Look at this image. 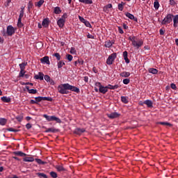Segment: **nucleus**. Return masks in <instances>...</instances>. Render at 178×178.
<instances>
[{
    "mask_svg": "<svg viewBox=\"0 0 178 178\" xmlns=\"http://www.w3.org/2000/svg\"><path fill=\"white\" fill-rule=\"evenodd\" d=\"M35 162H37V163H38V165H46L47 162L43 161L42 160L40 159H35Z\"/></svg>",
    "mask_w": 178,
    "mask_h": 178,
    "instance_id": "nucleus-35",
    "label": "nucleus"
},
{
    "mask_svg": "<svg viewBox=\"0 0 178 178\" xmlns=\"http://www.w3.org/2000/svg\"><path fill=\"white\" fill-rule=\"evenodd\" d=\"M15 119H17L18 122H22V120H23V116L18 115V116L15 117Z\"/></svg>",
    "mask_w": 178,
    "mask_h": 178,
    "instance_id": "nucleus-49",
    "label": "nucleus"
},
{
    "mask_svg": "<svg viewBox=\"0 0 178 178\" xmlns=\"http://www.w3.org/2000/svg\"><path fill=\"white\" fill-rule=\"evenodd\" d=\"M129 53L127 51L123 52V58H127Z\"/></svg>",
    "mask_w": 178,
    "mask_h": 178,
    "instance_id": "nucleus-62",
    "label": "nucleus"
},
{
    "mask_svg": "<svg viewBox=\"0 0 178 178\" xmlns=\"http://www.w3.org/2000/svg\"><path fill=\"white\" fill-rule=\"evenodd\" d=\"M86 129L84 128H76L74 131V134H77V136H81L83 133H85Z\"/></svg>",
    "mask_w": 178,
    "mask_h": 178,
    "instance_id": "nucleus-9",
    "label": "nucleus"
},
{
    "mask_svg": "<svg viewBox=\"0 0 178 178\" xmlns=\"http://www.w3.org/2000/svg\"><path fill=\"white\" fill-rule=\"evenodd\" d=\"M113 44H115V41L107 40L105 42L104 47L106 48H111V47H112V45H113Z\"/></svg>",
    "mask_w": 178,
    "mask_h": 178,
    "instance_id": "nucleus-15",
    "label": "nucleus"
},
{
    "mask_svg": "<svg viewBox=\"0 0 178 178\" xmlns=\"http://www.w3.org/2000/svg\"><path fill=\"white\" fill-rule=\"evenodd\" d=\"M15 33V28L12 25L7 26V35L12 37V35Z\"/></svg>",
    "mask_w": 178,
    "mask_h": 178,
    "instance_id": "nucleus-8",
    "label": "nucleus"
},
{
    "mask_svg": "<svg viewBox=\"0 0 178 178\" xmlns=\"http://www.w3.org/2000/svg\"><path fill=\"white\" fill-rule=\"evenodd\" d=\"M42 26L45 28L48 27L49 26V19H48V18L44 19L42 22Z\"/></svg>",
    "mask_w": 178,
    "mask_h": 178,
    "instance_id": "nucleus-19",
    "label": "nucleus"
},
{
    "mask_svg": "<svg viewBox=\"0 0 178 178\" xmlns=\"http://www.w3.org/2000/svg\"><path fill=\"white\" fill-rule=\"evenodd\" d=\"M83 24H85V26H86V27H89L90 29H91V24H90V22L87 21V19L85 22H83Z\"/></svg>",
    "mask_w": 178,
    "mask_h": 178,
    "instance_id": "nucleus-47",
    "label": "nucleus"
},
{
    "mask_svg": "<svg viewBox=\"0 0 178 178\" xmlns=\"http://www.w3.org/2000/svg\"><path fill=\"white\" fill-rule=\"evenodd\" d=\"M173 26L174 27H177V24H178V15H173Z\"/></svg>",
    "mask_w": 178,
    "mask_h": 178,
    "instance_id": "nucleus-21",
    "label": "nucleus"
},
{
    "mask_svg": "<svg viewBox=\"0 0 178 178\" xmlns=\"http://www.w3.org/2000/svg\"><path fill=\"white\" fill-rule=\"evenodd\" d=\"M65 23H66V20L61 18H60L57 22V24L60 29H62L63 26H65Z\"/></svg>",
    "mask_w": 178,
    "mask_h": 178,
    "instance_id": "nucleus-13",
    "label": "nucleus"
},
{
    "mask_svg": "<svg viewBox=\"0 0 178 178\" xmlns=\"http://www.w3.org/2000/svg\"><path fill=\"white\" fill-rule=\"evenodd\" d=\"M112 8V4L109 3L107 4L104 8V10H105V12H106V10H108V9H111Z\"/></svg>",
    "mask_w": 178,
    "mask_h": 178,
    "instance_id": "nucleus-43",
    "label": "nucleus"
},
{
    "mask_svg": "<svg viewBox=\"0 0 178 178\" xmlns=\"http://www.w3.org/2000/svg\"><path fill=\"white\" fill-rule=\"evenodd\" d=\"M79 19L80 22H81L82 23H85V22L86 21V19H84V17H83L81 16H79Z\"/></svg>",
    "mask_w": 178,
    "mask_h": 178,
    "instance_id": "nucleus-60",
    "label": "nucleus"
},
{
    "mask_svg": "<svg viewBox=\"0 0 178 178\" xmlns=\"http://www.w3.org/2000/svg\"><path fill=\"white\" fill-rule=\"evenodd\" d=\"M159 6H161V5L159 4V1L154 2V8L156 10H158V9H159Z\"/></svg>",
    "mask_w": 178,
    "mask_h": 178,
    "instance_id": "nucleus-37",
    "label": "nucleus"
},
{
    "mask_svg": "<svg viewBox=\"0 0 178 178\" xmlns=\"http://www.w3.org/2000/svg\"><path fill=\"white\" fill-rule=\"evenodd\" d=\"M95 86L99 88V92H101V94H106V92H108V87L103 86L100 82H96Z\"/></svg>",
    "mask_w": 178,
    "mask_h": 178,
    "instance_id": "nucleus-4",
    "label": "nucleus"
},
{
    "mask_svg": "<svg viewBox=\"0 0 178 178\" xmlns=\"http://www.w3.org/2000/svg\"><path fill=\"white\" fill-rule=\"evenodd\" d=\"M40 62H41V63H44V64L46 63V65H50V63H51L49 62V57H48V56H44V57L40 58Z\"/></svg>",
    "mask_w": 178,
    "mask_h": 178,
    "instance_id": "nucleus-11",
    "label": "nucleus"
},
{
    "mask_svg": "<svg viewBox=\"0 0 178 178\" xmlns=\"http://www.w3.org/2000/svg\"><path fill=\"white\" fill-rule=\"evenodd\" d=\"M78 63L79 65H84V60H83L82 58L78 59Z\"/></svg>",
    "mask_w": 178,
    "mask_h": 178,
    "instance_id": "nucleus-58",
    "label": "nucleus"
},
{
    "mask_svg": "<svg viewBox=\"0 0 178 178\" xmlns=\"http://www.w3.org/2000/svg\"><path fill=\"white\" fill-rule=\"evenodd\" d=\"M31 127H33L31 124L28 123V124H26V128L27 129V130H30V129H31Z\"/></svg>",
    "mask_w": 178,
    "mask_h": 178,
    "instance_id": "nucleus-57",
    "label": "nucleus"
},
{
    "mask_svg": "<svg viewBox=\"0 0 178 178\" xmlns=\"http://www.w3.org/2000/svg\"><path fill=\"white\" fill-rule=\"evenodd\" d=\"M143 104H145V105H147V108H153V106H154L152 101H151L149 99H147V100L144 101Z\"/></svg>",
    "mask_w": 178,
    "mask_h": 178,
    "instance_id": "nucleus-16",
    "label": "nucleus"
},
{
    "mask_svg": "<svg viewBox=\"0 0 178 178\" xmlns=\"http://www.w3.org/2000/svg\"><path fill=\"white\" fill-rule=\"evenodd\" d=\"M118 32L120 33V34H124V31H123V29H122V27L118 26Z\"/></svg>",
    "mask_w": 178,
    "mask_h": 178,
    "instance_id": "nucleus-56",
    "label": "nucleus"
},
{
    "mask_svg": "<svg viewBox=\"0 0 178 178\" xmlns=\"http://www.w3.org/2000/svg\"><path fill=\"white\" fill-rule=\"evenodd\" d=\"M36 175L38 176V177L40 178H48V176L47 175L42 172H38L36 173Z\"/></svg>",
    "mask_w": 178,
    "mask_h": 178,
    "instance_id": "nucleus-33",
    "label": "nucleus"
},
{
    "mask_svg": "<svg viewBox=\"0 0 178 178\" xmlns=\"http://www.w3.org/2000/svg\"><path fill=\"white\" fill-rule=\"evenodd\" d=\"M116 58H117L116 53H113L112 54H111L106 60L107 65H112L115 61V60L116 59Z\"/></svg>",
    "mask_w": 178,
    "mask_h": 178,
    "instance_id": "nucleus-6",
    "label": "nucleus"
},
{
    "mask_svg": "<svg viewBox=\"0 0 178 178\" xmlns=\"http://www.w3.org/2000/svg\"><path fill=\"white\" fill-rule=\"evenodd\" d=\"M53 56H55V58H56L57 60H60V54H59V53L54 54Z\"/></svg>",
    "mask_w": 178,
    "mask_h": 178,
    "instance_id": "nucleus-42",
    "label": "nucleus"
},
{
    "mask_svg": "<svg viewBox=\"0 0 178 178\" xmlns=\"http://www.w3.org/2000/svg\"><path fill=\"white\" fill-rule=\"evenodd\" d=\"M58 131H59V129H56L52 127V128L47 129L44 131V133H56Z\"/></svg>",
    "mask_w": 178,
    "mask_h": 178,
    "instance_id": "nucleus-17",
    "label": "nucleus"
},
{
    "mask_svg": "<svg viewBox=\"0 0 178 178\" xmlns=\"http://www.w3.org/2000/svg\"><path fill=\"white\" fill-rule=\"evenodd\" d=\"M26 73V71H24V70H20V72H19V77H24V74Z\"/></svg>",
    "mask_w": 178,
    "mask_h": 178,
    "instance_id": "nucleus-44",
    "label": "nucleus"
},
{
    "mask_svg": "<svg viewBox=\"0 0 178 178\" xmlns=\"http://www.w3.org/2000/svg\"><path fill=\"white\" fill-rule=\"evenodd\" d=\"M44 80L48 83L51 80V77L49 75H44Z\"/></svg>",
    "mask_w": 178,
    "mask_h": 178,
    "instance_id": "nucleus-53",
    "label": "nucleus"
},
{
    "mask_svg": "<svg viewBox=\"0 0 178 178\" xmlns=\"http://www.w3.org/2000/svg\"><path fill=\"white\" fill-rule=\"evenodd\" d=\"M120 76L121 77H129L130 76V72H122L120 74Z\"/></svg>",
    "mask_w": 178,
    "mask_h": 178,
    "instance_id": "nucleus-29",
    "label": "nucleus"
},
{
    "mask_svg": "<svg viewBox=\"0 0 178 178\" xmlns=\"http://www.w3.org/2000/svg\"><path fill=\"white\" fill-rule=\"evenodd\" d=\"M22 26H23V23H22V19L18 18L17 26L19 28H22Z\"/></svg>",
    "mask_w": 178,
    "mask_h": 178,
    "instance_id": "nucleus-45",
    "label": "nucleus"
},
{
    "mask_svg": "<svg viewBox=\"0 0 178 178\" xmlns=\"http://www.w3.org/2000/svg\"><path fill=\"white\" fill-rule=\"evenodd\" d=\"M66 64L65 63V62H63V60H59L57 63V66H58V69H62V67H63V66H65Z\"/></svg>",
    "mask_w": 178,
    "mask_h": 178,
    "instance_id": "nucleus-24",
    "label": "nucleus"
},
{
    "mask_svg": "<svg viewBox=\"0 0 178 178\" xmlns=\"http://www.w3.org/2000/svg\"><path fill=\"white\" fill-rule=\"evenodd\" d=\"M13 154L16 155L17 156H27V154L24 153L23 152L17 151L13 152Z\"/></svg>",
    "mask_w": 178,
    "mask_h": 178,
    "instance_id": "nucleus-18",
    "label": "nucleus"
},
{
    "mask_svg": "<svg viewBox=\"0 0 178 178\" xmlns=\"http://www.w3.org/2000/svg\"><path fill=\"white\" fill-rule=\"evenodd\" d=\"M24 162H34V157H24Z\"/></svg>",
    "mask_w": 178,
    "mask_h": 178,
    "instance_id": "nucleus-28",
    "label": "nucleus"
},
{
    "mask_svg": "<svg viewBox=\"0 0 178 178\" xmlns=\"http://www.w3.org/2000/svg\"><path fill=\"white\" fill-rule=\"evenodd\" d=\"M157 124H161L162 126H169L170 127H172V124L167 122H157Z\"/></svg>",
    "mask_w": 178,
    "mask_h": 178,
    "instance_id": "nucleus-36",
    "label": "nucleus"
},
{
    "mask_svg": "<svg viewBox=\"0 0 178 178\" xmlns=\"http://www.w3.org/2000/svg\"><path fill=\"white\" fill-rule=\"evenodd\" d=\"M33 6H34V4H33V1H30L29 2V3H28V12H29V13H31V9H33Z\"/></svg>",
    "mask_w": 178,
    "mask_h": 178,
    "instance_id": "nucleus-26",
    "label": "nucleus"
},
{
    "mask_svg": "<svg viewBox=\"0 0 178 178\" xmlns=\"http://www.w3.org/2000/svg\"><path fill=\"white\" fill-rule=\"evenodd\" d=\"M34 79L36 80H44V74L42 72H39L38 74L35 75Z\"/></svg>",
    "mask_w": 178,
    "mask_h": 178,
    "instance_id": "nucleus-14",
    "label": "nucleus"
},
{
    "mask_svg": "<svg viewBox=\"0 0 178 178\" xmlns=\"http://www.w3.org/2000/svg\"><path fill=\"white\" fill-rule=\"evenodd\" d=\"M125 16L130 19L131 20H134V22H138L137 17H135L134 15L130 13H126Z\"/></svg>",
    "mask_w": 178,
    "mask_h": 178,
    "instance_id": "nucleus-12",
    "label": "nucleus"
},
{
    "mask_svg": "<svg viewBox=\"0 0 178 178\" xmlns=\"http://www.w3.org/2000/svg\"><path fill=\"white\" fill-rule=\"evenodd\" d=\"M51 177L52 178H57L58 177V174L56 172L51 171L49 173Z\"/></svg>",
    "mask_w": 178,
    "mask_h": 178,
    "instance_id": "nucleus-40",
    "label": "nucleus"
},
{
    "mask_svg": "<svg viewBox=\"0 0 178 178\" xmlns=\"http://www.w3.org/2000/svg\"><path fill=\"white\" fill-rule=\"evenodd\" d=\"M1 101H3V102H6L7 104H9V102H10V101H11L10 97H8L6 96L1 97Z\"/></svg>",
    "mask_w": 178,
    "mask_h": 178,
    "instance_id": "nucleus-22",
    "label": "nucleus"
},
{
    "mask_svg": "<svg viewBox=\"0 0 178 178\" xmlns=\"http://www.w3.org/2000/svg\"><path fill=\"white\" fill-rule=\"evenodd\" d=\"M44 3V0H40L38 3H37V6L38 8H41V6H42V4Z\"/></svg>",
    "mask_w": 178,
    "mask_h": 178,
    "instance_id": "nucleus-46",
    "label": "nucleus"
},
{
    "mask_svg": "<svg viewBox=\"0 0 178 178\" xmlns=\"http://www.w3.org/2000/svg\"><path fill=\"white\" fill-rule=\"evenodd\" d=\"M56 169L58 170V172H65L66 170V169L62 165H56Z\"/></svg>",
    "mask_w": 178,
    "mask_h": 178,
    "instance_id": "nucleus-32",
    "label": "nucleus"
},
{
    "mask_svg": "<svg viewBox=\"0 0 178 178\" xmlns=\"http://www.w3.org/2000/svg\"><path fill=\"white\" fill-rule=\"evenodd\" d=\"M23 16H24V11H20L19 19H23Z\"/></svg>",
    "mask_w": 178,
    "mask_h": 178,
    "instance_id": "nucleus-55",
    "label": "nucleus"
},
{
    "mask_svg": "<svg viewBox=\"0 0 178 178\" xmlns=\"http://www.w3.org/2000/svg\"><path fill=\"white\" fill-rule=\"evenodd\" d=\"M148 72L152 74H158V70L155 68H149Z\"/></svg>",
    "mask_w": 178,
    "mask_h": 178,
    "instance_id": "nucleus-27",
    "label": "nucleus"
},
{
    "mask_svg": "<svg viewBox=\"0 0 178 178\" xmlns=\"http://www.w3.org/2000/svg\"><path fill=\"white\" fill-rule=\"evenodd\" d=\"M26 89L29 94H37V90L35 89H30V87L29 86H26Z\"/></svg>",
    "mask_w": 178,
    "mask_h": 178,
    "instance_id": "nucleus-23",
    "label": "nucleus"
},
{
    "mask_svg": "<svg viewBox=\"0 0 178 178\" xmlns=\"http://www.w3.org/2000/svg\"><path fill=\"white\" fill-rule=\"evenodd\" d=\"M87 37H88V38H90L91 40H94V38H95L94 35H91L90 33H88L87 35Z\"/></svg>",
    "mask_w": 178,
    "mask_h": 178,
    "instance_id": "nucleus-63",
    "label": "nucleus"
},
{
    "mask_svg": "<svg viewBox=\"0 0 178 178\" xmlns=\"http://www.w3.org/2000/svg\"><path fill=\"white\" fill-rule=\"evenodd\" d=\"M172 17H173V15L168 14L167 16L162 20L161 24H163V26H166V24H170V23H172Z\"/></svg>",
    "mask_w": 178,
    "mask_h": 178,
    "instance_id": "nucleus-5",
    "label": "nucleus"
},
{
    "mask_svg": "<svg viewBox=\"0 0 178 178\" xmlns=\"http://www.w3.org/2000/svg\"><path fill=\"white\" fill-rule=\"evenodd\" d=\"M170 87L172 90H176L177 88V87L176 86V84L175 83H171Z\"/></svg>",
    "mask_w": 178,
    "mask_h": 178,
    "instance_id": "nucleus-61",
    "label": "nucleus"
},
{
    "mask_svg": "<svg viewBox=\"0 0 178 178\" xmlns=\"http://www.w3.org/2000/svg\"><path fill=\"white\" fill-rule=\"evenodd\" d=\"M20 70H24L26 69V66H27V62L22 63L19 65Z\"/></svg>",
    "mask_w": 178,
    "mask_h": 178,
    "instance_id": "nucleus-30",
    "label": "nucleus"
},
{
    "mask_svg": "<svg viewBox=\"0 0 178 178\" xmlns=\"http://www.w3.org/2000/svg\"><path fill=\"white\" fill-rule=\"evenodd\" d=\"M7 131H13V133H18V131H20V129H15L12 127L8 128Z\"/></svg>",
    "mask_w": 178,
    "mask_h": 178,
    "instance_id": "nucleus-39",
    "label": "nucleus"
},
{
    "mask_svg": "<svg viewBox=\"0 0 178 178\" xmlns=\"http://www.w3.org/2000/svg\"><path fill=\"white\" fill-rule=\"evenodd\" d=\"M57 90L60 94H69L70 84H60L58 86Z\"/></svg>",
    "mask_w": 178,
    "mask_h": 178,
    "instance_id": "nucleus-2",
    "label": "nucleus"
},
{
    "mask_svg": "<svg viewBox=\"0 0 178 178\" xmlns=\"http://www.w3.org/2000/svg\"><path fill=\"white\" fill-rule=\"evenodd\" d=\"M170 5H171V6H175L176 5V1H175V0H170Z\"/></svg>",
    "mask_w": 178,
    "mask_h": 178,
    "instance_id": "nucleus-59",
    "label": "nucleus"
},
{
    "mask_svg": "<svg viewBox=\"0 0 178 178\" xmlns=\"http://www.w3.org/2000/svg\"><path fill=\"white\" fill-rule=\"evenodd\" d=\"M128 40H129V41H131V44L133 47L136 48V49L141 48V47H143V44H144V42L143 41V40H139L138 42L136 41V36H132V37L130 36L128 38Z\"/></svg>",
    "mask_w": 178,
    "mask_h": 178,
    "instance_id": "nucleus-1",
    "label": "nucleus"
},
{
    "mask_svg": "<svg viewBox=\"0 0 178 178\" xmlns=\"http://www.w3.org/2000/svg\"><path fill=\"white\" fill-rule=\"evenodd\" d=\"M118 88H119V85L112 86L111 84H108L107 86V90H116Z\"/></svg>",
    "mask_w": 178,
    "mask_h": 178,
    "instance_id": "nucleus-25",
    "label": "nucleus"
},
{
    "mask_svg": "<svg viewBox=\"0 0 178 178\" xmlns=\"http://www.w3.org/2000/svg\"><path fill=\"white\" fill-rule=\"evenodd\" d=\"M8 122V120L6 118H0V124L1 126H5Z\"/></svg>",
    "mask_w": 178,
    "mask_h": 178,
    "instance_id": "nucleus-34",
    "label": "nucleus"
},
{
    "mask_svg": "<svg viewBox=\"0 0 178 178\" xmlns=\"http://www.w3.org/2000/svg\"><path fill=\"white\" fill-rule=\"evenodd\" d=\"M61 12H62V10H60V8H59V7L54 8V13L56 15H59Z\"/></svg>",
    "mask_w": 178,
    "mask_h": 178,
    "instance_id": "nucleus-38",
    "label": "nucleus"
},
{
    "mask_svg": "<svg viewBox=\"0 0 178 178\" xmlns=\"http://www.w3.org/2000/svg\"><path fill=\"white\" fill-rule=\"evenodd\" d=\"M122 83H123L124 84H129V83H130V79H123Z\"/></svg>",
    "mask_w": 178,
    "mask_h": 178,
    "instance_id": "nucleus-50",
    "label": "nucleus"
},
{
    "mask_svg": "<svg viewBox=\"0 0 178 178\" xmlns=\"http://www.w3.org/2000/svg\"><path fill=\"white\" fill-rule=\"evenodd\" d=\"M66 58H67V60H69V62H72L73 60V56H72L70 54H67Z\"/></svg>",
    "mask_w": 178,
    "mask_h": 178,
    "instance_id": "nucleus-41",
    "label": "nucleus"
},
{
    "mask_svg": "<svg viewBox=\"0 0 178 178\" xmlns=\"http://www.w3.org/2000/svg\"><path fill=\"white\" fill-rule=\"evenodd\" d=\"M60 19H63V20H66V19H67V14L64 13Z\"/></svg>",
    "mask_w": 178,
    "mask_h": 178,
    "instance_id": "nucleus-51",
    "label": "nucleus"
},
{
    "mask_svg": "<svg viewBox=\"0 0 178 178\" xmlns=\"http://www.w3.org/2000/svg\"><path fill=\"white\" fill-rule=\"evenodd\" d=\"M124 60H125L126 63H130V60H129L128 57H124Z\"/></svg>",
    "mask_w": 178,
    "mask_h": 178,
    "instance_id": "nucleus-64",
    "label": "nucleus"
},
{
    "mask_svg": "<svg viewBox=\"0 0 178 178\" xmlns=\"http://www.w3.org/2000/svg\"><path fill=\"white\" fill-rule=\"evenodd\" d=\"M121 101H122V102H123V104H129V97L122 96L121 97Z\"/></svg>",
    "mask_w": 178,
    "mask_h": 178,
    "instance_id": "nucleus-31",
    "label": "nucleus"
},
{
    "mask_svg": "<svg viewBox=\"0 0 178 178\" xmlns=\"http://www.w3.org/2000/svg\"><path fill=\"white\" fill-rule=\"evenodd\" d=\"M124 8V6H122V4H118V9L120 10V12H122Z\"/></svg>",
    "mask_w": 178,
    "mask_h": 178,
    "instance_id": "nucleus-52",
    "label": "nucleus"
},
{
    "mask_svg": "<svg viewBox=\"0 0 178 178\" xmlns=\"http://www.w3.org/2000/svg\"><path fill=\"white\" fill-rule=\"evenodd\" d=\"M70 54H72V55H74L76 52V49L74 47H71L70 49Z\"/></svg>",
    "mask_w": 178,
    "mask_h": 178,
    "instance_id": "nucleus-48",
    "label": "nucleus"
},
{
    "mask_svg": "<svg viewBox=\"0 0 178 178\" xmlns=\"http://www.w3.org/2000/svg\"><path fill=\"white\" fill-rule=\"evenodd\" d=\"M43 118H45L46 120H47L48 122L55 121L57 123H62V120L60 118L55 116V115L49 116L47 114H44Z\"/></svg>",
    "mask_w": 178,
    "mask_h": 178,
    "instance_id": "nucleus-3",
    "label": "nucleus"
},
{
    "mask_svg": "<svg viewBox=\"0 0 178 178\" xmlns=\"http://www.w3.org/2000/svg\"><path fill=\"white\" fill-rule=\"evenodd\" d=\"M86 5H91L92 3V0H85V3Z\"/></svg>",
    "mask_w": 178,
    "mask_h": 178,
    "instance_id": "nucleus-54",
    "label": "nucleus"
},
{
    "mask_svg": "<svg viewBox=\"0 0 178 178\" xmlns=\"http://www.w3.org/2000/svg\"><path fill=\"white\" fill-rule=\"evenodd\" d=\"M70 91H74V92H80V89H79V88L73 86L72 85H70Z\"/></svg>",
    "mask_w": 178,
    "mask_h": 178,
    "instance_id": "nucleus-20",
    "label": "nucleus"
},
{
    "mask_svg": "<svg viewBox=\"0 0 178 178\" xmlns=\"http://www.w3.org/2000/svg\"><path fill=\"white\" fill-rule=\"evenodd\" d=\"M36 101V104H38V102H41V101H49L50 102H52V97H38L35 98Z\"/></svg>",
    "mask_w": 178,
    "mask_h": 178,
    "instance_id": "nucleus-7",
    "label": "nucleus"
},
{
    "mask_svg": "<svg viewBox=\"0 0 178 178\" xmlns=\"http://www.w3.org/2000/svg\"><path fill=\"white\" fill-rule=\"evenodd\" d=\"M120 116V114L118 113L117 112L111 113L108 115V118L109 119H116V118H119Z\"/></svg>",
    "mask_w": 178,
    "mask_h": 178,
    "instance_id": "nucleus-10",
    "label": "nucleus"
}]
</instances>
